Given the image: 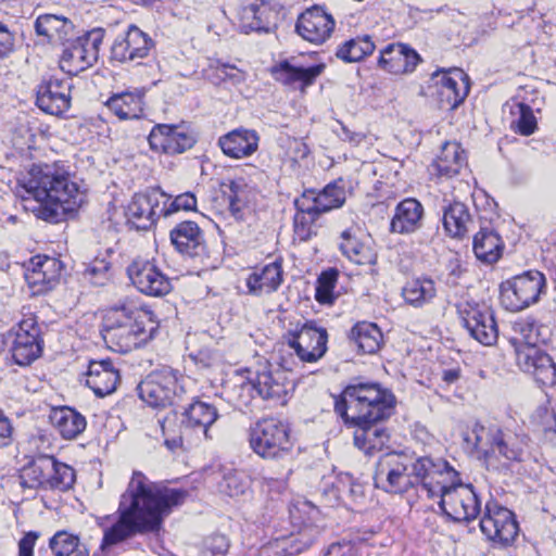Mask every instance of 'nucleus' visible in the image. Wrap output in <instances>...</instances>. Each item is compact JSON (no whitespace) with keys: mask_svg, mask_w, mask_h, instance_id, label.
I'll list each match as a JSON object with an SVG mask.
<instances>
[{"mask_svg":"<svg viewBox=\"0 0 556 556\" xmlns=\"http://www.w3.org/2000/svg\"><path fill=\"white\" fill-rule=\"evenodd\" d=\"M219 489L228 496L235 497L244 494L247 483L237 473H230L224 477L219 483Z\"/></svg>","mask_w":556,"mask_h":556,"instance_id":"nucleus-60","label":"nucleus"},{"mask_svg":"<svg viewBox=\"0 0 556 556\" xmlns=\"http://www.w3.org/2000/svg\"><path fill=\"white\" fill-rule=\"evenodd\" d=\"M103 40L101 29H92L72 41V76L93 65L98 60L99 47Z\"/></svg>","mask_w":556,"mask_h":556,"instance_id":"nucleus-33","label":"nucleus"},{"mask_svg":"<svg viewBox=\"0 0 556 556\" xmlns=\"http://www.w3.org/2000/svg\"><path fill=\"white\" fill-rule=\"evenodd\" d=\"M439 498L440 508L454 522H470L481 513V501L472 484L463 483L459 475Z\"/></svg>","mask_w":556,"mask_h":556,"instance_id":"nucleus-12","label":"nucleus"},{"mask_svg":"<svg viewBox=\"0 0 556 556\" xmlns=\"http://www.w3.org/2000/svg\"><path fill=\"white\" fill-rule=\"evenodd\" d=\"M226 392L233 405L248 407L256 394L255 382L243 375H237L227 382Z\"/></svg>","mask_w":556,"mask_h":556,"instance_id":"nucleus-46","label":"nucleus"},{"mask_svg":"<svg viewBox=\"0 0 556 556\" xmlns=\"http://www.w3.org/2000/svg\"><path fill=\"white\" fill-rule=\"evenodd\" d=\"M350 340L353 341L364 354H374L381 346L382 332L376 324L361 321L351 329Z\"/></svg>","mask_w":556,"mask_h":556,"instance_id":"nucleus-45","label":"nucleus"},{"mask_svg":"<svg viewBox=\"0 0 556 556\" xmlns=\"http://www.w3.org/2000/svg\"><path fill=\"white\" fill-rule=\"evenodd\" d=\"M479 525L486 539L500 547L511 545L519 533L515 514L493 502L486 503Z\"/></svg>","mask_w":556,"mask_h":556,"instance_id":"nucleus-14","label":"nucleus"},{"mask_svg":"<svg viewBox=\"0 0 556 556\" xmlns=\"http://www.w3.org/2000/svg\"><path fill=\"white\" fill-rule=\"evenodd\" d=\"M504 242L493 228L483 227L473 237V253L485 264L496 263L502 256Z\"/></svg>","mask_w":556,"mask_h":556,"instance_id":"nucleus-40","label":"nucleus"},{"mask_svg":"<svg viewBox=\"0 0 556 556\" xmlns=\"http://www.w3.org/2000/svg\"><path fill=\"white\" fill-rule=\"evenodd\" d=\"M66 469V464L58 463L52 456L39 454L23 468L22 484L35 489L49 482L51 486L56 488L62 483V470L65 472Z\"/></svg>","mask_w":556,"mask_h":556,"instance_id":"nucleus-22","label":"nucleus"},{"mask_svg":"<svg viewBox=\"0 0 556 556\" xmlns=\"http://www.w3.org/2000/svg\"><path fill=\"white\" fill-rule=\"evenodd\" d=\"M166 193L160 188L147 189L132 195L125 210L127 225L136 230H149L164 216Z\"/></svg>","mask_w":556,"mask_h":556,"instance_id":"nucleus-13","label":"nucleus"},{"mask_svg":"<svg viewBox=\"0 0 556 556\" xmlns=\"http://www.w3.org/2000/svg\"><path fill=\"white\" fill-rule=\"evenodd\" d=\"M325 556H357L355 542L343 540L332 543L328 547Z\"/></svg>","mask_w":556,"mask_h":556,"instance_id":"nucleus-64","label":"nucleus"},{"mask_svg":"<svg viewBox=\"0 0 556 556\" xmlns=\"http://www.w3.org/2000/svg\"><path fill=\"white\" fill-rule=\"evenodd\" d=\"M412 454L391 452L382 455L374 473V482L388 493L403 494L414 489Z\"/></svg>","mask_w":556,"mask_h":556,"instance_id":"nucleus-10","label":"nucleus"},{"mask_svg":"<svg viewBox=\"0 0 556 556\" xmlns=\"http://www.w3.org/2000/svg\"><path fill=\"white\" fill-rule=\"evenodd\" d=\"M110 263L103 257L94 260L84 270V276L94 286H103L109 280Z\"/></svg>","mask_w":556,"mask_h":556,"instance_id":"nucleus-55","label":"nucleus"},{"mask_svg":"<svg viewBox=\"0 0 556 556\" xmlns=\"http://www.w3.org/2000/svg\"><path fill=\"white\" fill-rule=\"evenodd\" d=\"M337 280L338 271L336 269H328L320 274L315 289V299L318 303L331 305L334 302L333 289Z\"/></svg>","mask_w":556,"mask_h":556,"instance_id":"nucleus-52","label":"nucleus"},{"mask_svg":"<svg viewBox=\"0 0 556 556\" xmlns=\"http://www.w3.org/2000/svg\"><path fill=\"white\" fill-rule=\"evenodd\" d=\"M466 165L465 151L457 142H445L441 152L433 162L437 174L441 177L451 178L459 174Z\"/></svg>","mask_w":556,"mask_h":556,"instance_id":"nucleus-42","label":"nucleus"},{"mask_svg":"<svg viewBox=\"0 0 556 556\" xmlns=\"http://www.w3.org/2000/svg\"><path fill=\"white\" fill-rule=\"evenodd\" d=\"M282 266L278 261L254 268L247 278L249 293L262 295L275 292L282 283Z\"/></svg>","mask_w":556,"mask_h":556,"instance_id":"nucleus-37","label":"nucleus"},{"mask_svg":"<svg viewBox=\"0 0 556 556\" xmlns=\"http://www.w3.org/2000/svg\"><path fill=\"white\" fill-rule=\"evenodd\" d=\"M162 205L165 206L164 216H169L179 211H195L197 198L192 192H184L174 199L166 193V201H163Z\"/></svg>","mask_w":556,"mask_h":556,"instance_id":"nucleus-53","label":"nucleus"},{"mask_svg":"<svg viewBox=\"0 0 556 556\" xmlns=\"http://www.w3.org/2000/svg\"><path fill=\"white\" fill-rule=\"evenodd\" d=\"M425 210L415 198H406L399 202L390 222V232L410 235L418 231L424 224Z\"/></svg>","mask_w":556,"mask_h":556,"instance_id":"nucleus-29","label":"nucleus"},{"mask_svg":"<svg viewBox=\"0 0 556 556\" xmlns=\"http://www.w3.org/2000/svg\"><path fill=\"white\" fill-rule=\"evenodd\" d=\"M290 432L287 422L275 417L262 418L250 427V446L264 459H283L293 448Z\"/></svg>","mask_w":556,"mask_h":556,"instance_id":"nucleus-7","label":"nucleus"},{"mask_svg":"<svg viewBox=\"0 0 556 556\" xmlns=\"http://www.w3.org/2000/svg\"><path fill=\"white\" fill-rule=\"evenodd\" d=\"M472 223L468 207L462 202L448 204L443 210V227L453 238H463Z\"/></svg>","mask_w":556,"mask_h":556,"instance_id":"nucleus-44","label":"nucleus"},{"mask_svg":"<svg viewBox=\"0 0 556 556\" xmlns=\"http://www.w3.org/2000/svg\"><path fill=\"white\" fill-rule=\"evenodd\" d=\"M539 364L538 369H534L533 377L536 382L542 386H554L556 384V365L553 362L552 357L543 352L542 355H539Z\"/></svg>","mask_w":556,"mask_h":556,"instance_id":"nucleus-54","label":"nucleus"},{"mask_svg":"<svg viewBox=\"0 0 556 556\" xmlns=\"http://www.w3.org/2000/svg\"><path fill=\"white\" fill-rule=\"evenodd\" d=\"M42 352L40 329L35 317L24 318L18 324L15 338L11 346L14 362L26 366L37 359Z\"/></svg>","mask_w":556,"mask_h":556,"instance_id":"nucleus-18","label":"nucleus"},{"mask_svg":"<svg viewBox=\"0 0 556 556\" xmlns=\"http://www.w3.org/2000/svg\"><path fill=\"white\" fill-rule=\"evenodd\" d=\"M278 13L269 3L255 0L241 8L239 13L240 28L243 33H270L277 27Z\"/></svg>","mask_w":556,"mask_h":556,"instance_id":"nucleus-27","label":"nucleus"},{"mask_svg":"<svg viewBox=\"0 0 556 556\" xmlns=\"http://www.w3.org/2000/svg\"><path fill=\"white\" fill-rule=\"evenodd\" d=\"M150 148L166 154L182 153L193 147L194 138L178 126L157 124L148 137Z\"/></svg>","mask_w":556,"mask_h":556,"instance_id":"nucleus-24","label":"nucleus"},{"mask_svg":"<svg viewBox=\"0 0 556 556\" xmlns=\"http://www.w3.org/2000/svg\"><path fill=\"white\" fill-rule=\"evenodd\" d=\"M334 25L333 17L324 8L314 5L299 15L295 31L304 40L320 45L330 37Z\"/></svg>","mask_w":556,"mask_h":556,"instance_id":"nucleus-23","label":"nucleus"},{"mask_svg":"<svg viewBox=\"0 0 556 556\" xmlns=\"http://www.w3.org/2000/svg\"><path fill=\"white\" fill-rule=\"evenodd\" d=\"M441 105L456 109L469 92V77L459 68L437 72L431 76Z\"/></svg>","mask_w":556,"mask_h":556,"instance_id":"nucleus-19","label":"nucleus"},{"mask_svg":"<svg viewBox=\"0 0 556 556\" xmlns=\"http://www.w3.org/2000/svg\"><path fill=\"white\" fill-rule=\"evenodd\" d=\"M421 61L419 54L403 43H390L381 52L378 64L384 71L399 75L415 71Z\"/></svg>","mask_w":556,"mask_h":556,"instance_id":"nucleus-31","label":"nucleus"},{"mask_svg":"<svg viewBox=\"0 0 556 556\" xmlns=\"http://www.w3.org/2000/svg\"><path fill=\"white\" fill-rule=\"evenodd\" d=\"M414 489L426 493L429 498L439 497L459 472L443 458L412 454Z\"/></svg>","mask_w":556,"mask_h":556,"instance_id":"nucleus-9","label":"nucleus"},{"mask_svg":"<svg viewBox=\"0 0 556 556\" xmlns=\"http://www.w3.org/2000/svg\"><path fill=\"white\" fill-rule=\"evenodd\" d=\"M345 202V190L336 184L327 185L318 192V212L319 216L331 210L341 207Z\"/></svg>","mask_w":556,"mask_h":556,"instance_id":"nucleus-51","label":"nucleus"},{"mask_svg":"<svg viewBox=\"0 0 556 556\" xmlns=\"http://www.w3.org/2000/svg\"><path fill=\"white\" fill-rule=\"evenodd\" d=\"M260 139L256 130L239 127L220 136L218 146L226 156L240 160L253 155L258 150Z\"/></svg>","mask_w":556,"mask_h":556,"instance_id":"nucleus-28","label":"nucleus"},{"mask_svg":"<svg viewBox=\"0 0 556 556\" xmlns=\"http://www.w3.org/2000/svg\"><path fill=\"white\" fill-rule=\"evenodd\" d=\"M164 445L172 452L178 448L191 447L198 445L190 430L184 427L182 419L178 421L175 414H168L162 420H159Z\"/></svg>","mask_w":556,"mask_h":556,"instance_id":"nucleus-38","label":"nucleus"},{"mask_svg":"<svg viewBox=\"0 0 556 556\" xmlns=\"http://www.w3.org/2000/svg\"><path fill=\"white\" fill-rule=\"evenodd\" d=\"M339 250L351 262L358 265L374 264L377 258L374 250L357 237L356 230L353 228L345 229L340 233Z\"/></svg>","mask_w":556,"mask_h":556,"instance_id":"nucleus-39","label":"nucleus"},{"mask_svg":"<svg viewBox=\"0 0 556 556\" xmlns=\"http://www.w3.org/2000/svg\"><path fill=\"white\" fill-rule=\"evenodd\" d=\"M187 492L150 481L134 471L118 506V519L104 529L101 548L121 543L136 533L155 531L174 507L185 502Z\"/></svg>","mask_w":556,"mask_h":556,"instance_id":"nucleus-1","label":"nucleus"},{"mask_svg":"<svg viewBox=\"0 0 556 556\" xmlns=\"http://www.w3.org/2000/svg\"><path fill=\"white\" fill-rule=\"evenodd\" d=\"M464 273L460 260L458 257H452L446 264V273L444 274V282L448 287H456L459 285V279Z\"/></svg>","mask_w":556,"mask_h":556,"instance_id":"nucleus-63","label":"nucleus"},{"mask_svg":"<svg viewBox=\"0 0 556 556\" xmlns=\"http://www.w3.org/2000/svg\"><path fill=\"white\" fill-rule=\"evenodd\" d=\"M514 330L520 334L517 339L518 345L539 346L548 339V329L546 326L538 324L534 319H522L515 323Z\"/></svg>","mask_w":556,"mask_h":556,"instance_id":"nucleus-48","label":"nucleus"},{"mask_svg":"<svg viewBox=\"0 0 556 556\" xmlns=\"http://www.w3.org/2000/svg\"><path fill=\"white\" fill-rule=\"evenodd\" d=\"M464 441L484 453L486 460L504 459L507 463L526 462L530 455V438L522 430L476 422L464 433Z\"/></svg>","mask_w":556,"mask_h":556,"instance_id":"nucleus-5","label":"nucleus"},{"mask_svg":"<svg viewBox=\"0 0 556 556\" xmlns=\"http://www.w3.org/2000/svg\"><path fill=\"white\" fill-rule=\"evenodd\" d=\"M127 275L134 287L146 295L163 296L172 290L169 278L152 261H132L127 267Z\"/></svg>","mask_w":556,"mask_h":556,"instance_id":"nucleus-17","label":"nucleus"},{"mask_svg":"<svg viewBox=\"0 0 556 556\" xmlns=\"http://www.w3.org/2000/svg\"><path fill=\"white\" fill-rule=\"evenodd\" d=\"M186 378L178 370L164 366L150 372L138 386L140 399L153 407H166L186 393Z\"/></svg>","mask_w":556,"mask_h":556,"instance_id":"nucleus-8","label":"nucleus"},{"mask_svg":"<svg viewBox=\"0 0 556 556\" xmlns=\"http://www.w3.org/2000/svg\"><path fill=\"white\" fill-rule=\"evenodd\" d=\"M77 380L91 389L97 397H104L116 391L121 376L110 359H87V370L81 371Z\"/></svg>","mask_w":556,"mask_h":556,"instance_id":"nucleus-20","label":"nucleus"},{"mask_svg":"<svg viewBox=\"0 0 556 556\" xmlns=\"http://www.w3.org/2000/svg\"><path fill=\"white\" fill-rule=\"evenodd\" d=\"M317 201L318 192L315 190H305L300 198L294 200L296 213L319 217Z\"/></svg>","mask_w":556,"mask_h":556,"instance_id":"nucleus-57","label":"nucleus"},{"mask_svg":"<svg viewBox=\"0 0 556 556\" xmlns=\"http://www.w3.org/2000/svg\"><path fill=\"white\" fill-rule=\"evenodd\" d=\"M70 417V407L56 406L52 407L49 414V420L62 434L64 439H70V429L67 428V420Z\"/></svg>","mask_w":556,"mask_h":556,"instance_id":"nucleus-59","label":"nucleus"},{"mask_svg":"<svg viewBox=\"0 0 556 556\" xmlns=\"http://www.w3.org/2000/svg\"><path fill=\"white\" fill-rule=\"evenodd\" d=\"M459 315L471 338L486 346L496 343L498 330L490 307L467 302L459 308Z\"/></svg>","mask_w":556,"mask_h":556,"instance_id":"nucleus-16","label":"nucleus"},{"mask_svg":"<svg viewBox=\"0 0 556 556\" xmlns=\"http://www.w3.org/2000/svg\"><path fill=\"white\" fill-rule=\"evenodd\" d=\"M545 286L546 280L541 271H525L501 283V303L507 311L519 312L538 302Z\"/></svg>","mask_w":556,"mask_h":556,"instance_id":"nucleus-11","label":"nucleus"},{"mask_svg":"<svg viewBox=\"0 0 556 556\" xmlns=\"http://www.w3.org/2000/svg\"><path fill=\"white\" fill-rule=\"evenodd\" d=\"M254 382L256 394L263 400L286 403L285 396L288 394L291 384L286 371L265 367L257 372Z\"/></svg>","mask_w":556,"mask_h":556,"instance_id":"nucleus-35","label":"nucleus"},{"mask_svg":"<svg viewBox=\"0 0 556 556\" xmlns=\"http://www.w3.org/2000/svg\"><path fill=\"white\" fill-rule=\"evenodd\" d=\"M229 548V540L226 535L214 533L203 542V556H224Z\"/></svg>","mask_w":556,"mask_h":556,"instance_id":"nucleus-56","label":"nucleus"},{"mask_svg":"<svg viewBox=\"0 0 556 556\" xmlns=\"http://www.w3.org/2000/svg\"><path fill=\"white\" fill-rule=\"evenodd\" d=\"M208 74L210 79L214 84L230 83L232 86H238L245 80V73L235 65L229 63H222L216 61L210 65Z\"/></svg>","mask_w":556,"mask_h":556,"instance_id":"nucleus-50","label":"nucleus"},{"mask_svg":"<svg viewBox=\"0 0 556 556\" xmlns=\"http://www.w3.org/2000/svg\"><path fill=\"white\" fill-rule=\"evenodd\" d=\"M25 211L49 223L65 220L70 212L67 174L55 175L34 166L17 188Z\"/></svg>","mask_w":556,"mask_h":556,"instance_id":"nucleus-3","label":"nucleus"},{"mask_svg":"<svg viewBox=\"0 0 556 556\" xmlns=\"http://www.w3.org/2000/svg\"><path fill=\"white\" fill-rule=\"evenodd\" d=\"M406 304L422 307L437 296L435 282L428 277L407 280L401 292Z\"/></svg>","mask_w":556,"mask_h":556,"instance_id":"nucleus-43","label":"nucleus"},{"mask_svg":"<svg viewBox=\"0 0 556 556\" xmlns=\"http://www.w3.org/2000/svg\"><path fill=\"white\" fill-rule=\"evenodd\" d=\"M517 117L511 123V128L521 136H530L538 128V121L530 105L517 102L510 110Z\"/></svg>","mask_w":556,"mask_h":556,"instance_id":"nucleus-49","label":"nucleus"},{"mask_svg":"<svg viewBox=\"0 0 556 556\" xmlns=\"http://www.w3.org/2000/svg\"><path fill=\"white\" fill-rule=\"evenodd\" d=\"M154 43L151 37L138 26L130 25L124 35L118 36L111 47V58L126 63L148 56Z\"/></svg>","mask_w":556,"mask_h":556,"instance_id":"nucleus-21","label":"nucleus"},{"mask_svg":"<svg viewBox=\"0 0 556 556\" xmlns=\"http://www.w3.org/2000/svg\"><path fill=\"white\" fill-rule=\"evenodd\" d=\"M285 338L289 348L302 362H317L327 352L328 332L314 320H307L294 330L288 331Z\"/></svg>","mask_w":556,"mask_h":556,"instance_id":"nucleus-15","label":"nucleus"},{"mask_svg":"<svg viewBox=\"0 0 556 556\" xmlns=\"http://www.w3.org/2000/svg\"><path fill=\"white\" fill-rule=\"evenodd\" d=\"M169 238L172 244L182 255L198 257L205 254L204 233L194 222L186 220L177 224L170 230Z\"/></svg>","mask_w":556,"mask_h":556,"instance_id":"nucleus-30","label":"nucleus"},{"mask_svg":"<svg viewBox=\"0 0 556 556\" xmlns=\"http://www.w3.org/2000/svg\"><path fill=\"white\" fill-rule=\"evenodd\" d=\"M35 29L39 36L47 37L51 43L63 46L60 67L68 73L66 64L70 63V49L66 47L68 41L67 18L62 15L43 14L39 15L35 22Z\"/></svg>","mask_w":556,"mask_h":556,"instance_id":"nucleus-32","label":"nucleus"},{"mask_svg":"<svg viewBox=\"0 0 556 556\" xmlns=\"http://www.w3.org/2000/svg\"><path fill=\"white\" fill-rule=\"evenodd\" d=\"M49 547L53 556H70V532L66 530L58 531L50 539Z\"/></svg>","mask_w":556,"mask_h":556,"instance_id":"nucleus-62","label":"nucleus"},{"mask_svg":"<svg viewBox=\"0 0 556 556\" xmlns=\"http://www.w3.org/2000/svg\"><path fill=\"white\" fill-rule=\"evenodd\" d=\"M143 96L140 90L124 91L111 96L105 105L119 119L139 118L143 112Z\"/></svg>","mask_w":556,"mask_h":556,"instance_id":"nucleus-41","label":"nucleus"},{"mask_svg":"<svg viewBox=\"0 0 556 556\" xmlns=\"http://www.w3.org/2000/svg\"><path fill=\"white\" fill-rule=\"evenodd\" d=\"M393 393L374 382L345 387L334 401V412L345 425L355 427L354 445L367 455L379 452L390 440L381 421L391 417L395 407Z\"/></svg>","mask_w":556,"mask_h":556,"instance_id":"nucleus-2","label":"nucleus"},{"mask_svg":"<svg viewBox=\"0 0 556 556\" xmlns=\"http://www.w3.org/2000/svg\"><path fill=\"white\" fill-rule=\"evenodd\" d=\"M319 510L309 502H302L290 509L293 522L300 521L302 526L289 536L276 538L258 549V556H294L308 548L320 533L318 520Z\"/></svg>","mask_w":556,"mask_h":556,"instance_id":"nucleus-6","label":"nucleus"},{"mask_svg":"<svg viewBox=\"0 0 556 556\" xmlns=\"http://www.w3.org/2000/svg\"><path fill=\"white\" fill-rule=\"evenodd\" d=\"M375 50V43L369 35L357 36L341 45L336 55L344 62H359Z\"/></svg>","mask_w":556,"mask_h":556,"instance_id":"nucleus-47","label":"nucleus"},{"mask_svg":"<svg viewBox=\"0 0 556 556\" xmlns=\"http://www.w3.org/2000/svg\"><path fill=\"white\" fill-rule=\"evenodd\" d=\"M543 351L539 346L531 345H517L516 346V361L521 370L530 369L531 365L539 359Z\"/></svg>","mask_w":556,"mask_h":556,"instance_id":"nucleus-58","label":"nucleus"},{"mask_svg":"<svg viewBox=\"0 0 556 556\" xmlns=\"http://www.w3.org/2000/svg\"><path fill=\"white\" fill-rule=\"evenodd\" d=\"M216 407L206 402L193 401L181 414L184 427L189 429L198 444L211 440L210 427L217 420Z\"/></svg>","mask_w":556,"mask_h":556,"instance_id":"nucleus-25","label":"nucleus"},{"mask_svg":"<svg viewBox=\"0 0 556 556\" xmlns=\"http://www.w3.org/2000/svg\"><path fill=\"white\" fill-rule=\"evenodd\" d=\"M326 65L318 63L308 67L298 66L292 60H282L270 68V73L276 81L285 86H295L299 84L301 91L312 86L315 80L324 73Z\"/></svg>","mask_w":556,"mask_h":556,"instance_id":"nucleus-26","label":"nucleus"},{"mask_svg":"<svg viewBox=\"0 0 556 556\" xmlns=\"http://www.w3.org/2000/svg\"><path fill=\"white\" fill-rule=\"evenodd\" d=\"M318 217L296 213L294 216V235L300 241L311 239L313 230L312 225Z\"/></svg>","mask_w":556,"mask_h":556,"instance_id":"nucleus-61","label":"nucleus"},{"mask_svg":"<svg viewBox=\"0 0 556 556\" xmlns=\"http://www.w3.org/2000/svg\"><path fill=\"white\" fill-rule=\"evenodd\" d=\"M38 108L52 115H62L70 108V85L59 79H51L41 85L37 92Z\"/></svg>","mask_w":556,"mask_h":556,"instance_id":"nucleus-36","label":"nucleus"},{"mask_svg":"<svg viewBox=\"0 0 556 556\" xmlns=\"http://www.w3.org/2000/svg\"><path fill=\"white\" fill-rule=\"evenodd\" d=\"M31 270L26 274L28 285L34 292H46L53 288L60 277L62 263L56 258L37 255L31 258Z\"/></svg>","mask_w":556,"mask_h":556,"instance_id":"nucleus-34","label":"nucleus"},{"mask_svg":"<svg viewBox=\"0 0 556 556\" xmlns=\"http://www.w3.org/2000/svg\"><path fill=\"white\" fill-rule=\"evenodd\" d=\"M153 313L134 301L125 300L108 311L101 330L106 346L125 354L152 338L155 330Z\"/></svg>","mask_w":556,"mask_h":556,"instance_id":"nucleus-4","label":"nucleus"}]
</instances>
